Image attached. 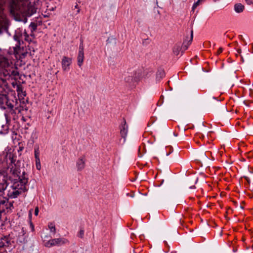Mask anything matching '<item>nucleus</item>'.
<instances>
[{"label": "nucleus", "mask_w": 253, "mask_h": 253, "mask_svg": "<svg viewBox=\"0 0 253 253\" xmlns=\"http://www.w3.org/2000/svg\"><path fill=\"white\" fill-rule=\"evenodd\" d=\"M8 179V182H10L11 185L7 191L6 196L4 197L8 199H15L22 193L27 191L28 176L25 171H22L21 175L9 176Z\"/></svg>", "instance_id": "obj_1"}, {"label": "nucleus", "mask_w": 253, "mask_h": 253, "mask_svg": "<svg viewBox=\"0 0 253 253\" xmlns=\"http://www.w3.org/2000/svg\"><path fill=\"white\" fill-rule=\"evenodd\" d=\"M17 99L15 96L7 94H0V108L6 110L4 116L7 122L10 121L12 118L15 119Z\"/></svg>", "instance_id": "obj_2"}, {"label": "nucleus", "mask_w": 253, "mask_h": 253, "mask_svg": "<svg viewBox=\"0 0 253 253\" xmlns=\"http://www.w3.org/2000/svg\"><path fill=\"white\" fill-rule=\"evenodd\" d=\"M3 161L6 163L11 173V176L21 175V171H24L23 168L19 165V161L17 160L16 153L11 148H6L2 153Z\"/></svg>", "instance_id": "obj_3"}, {"label": "nucleus", "mask_w": 253, "mask_h": 253, "mask_svg": "<svg viewBox=\"0 0 253 253\" xmlns=\"http://www.w3.org/2000/svg\"><path fill=\"white\" fill-rule=\"evenodd\" d=\"M13 201L2 196L0 197V216L2 213H11L14 209Z\"/></svg>", "instance_id": "obj_4"}, {"label": "nucleus", "mask_w": 253, "mask_h": 253, "mask_svg": "<svg viewBox=\"0 0 253 253\" xmlns=\"http://www.w3.org/2000/svg\"><path fill=\"white\" fill-rule=\"evenodd\" d=\"M8 176L3 175L0 177V197L3 195L4 191L10 183L8 182Z\"/></svg>", "instance_id": "obj_5"}, {"label": "nucleus", "mask_w": 253, "mask_h": 253, "mask_svg": "<svg viewBox=\"0 0 253 253\" xmlns=\"http://www.w3.org/2000/svg\"><path fill=\"white\" fill-rule=\"evenodd\" d=\"M10 13L15 17V19L17 21H20V19H18L16 18V16L19 15L20 13H22V10L19 7L18 4H17L14 1H13L10 6Z\"/></svg>", "instance_id": "obj_6"}, {"label": "nucleus", "mask_w": 253, "mask_h": 253, "mask_svg": "<svg viewBox=\"0 0 253 253\" xmlns=\"http://www.w3.org/2000/svg\"><path fill=\"white\" fill-rule=\"evenodd\" d=\"M14 54L16 59L19 58V59L22 61L23 59L25 58L28 54H29V55H31V52L29 53L28 51L21 52V49L20 48V46H17L16 47H14Z\"/></svg>", "instance_id": "obj_7"}, {"label": "nucleus", "mask_w": 253, "mask_h": 253, "mask_svg": "<svg viewBox=\"0 0 253 253\" xmlns=\"http://www.w3.org/2000/svg\"><path fill=\"white\" fill-rule=\"evenodd\" d=\"M120 128L121 136L124 139V141H125L128 132V125L126 124L125 118L123 119V122L120 126Z\"/></svg>", "instance_id": "obj_8"}, {"label": "nucleus", "mask_w": 253, "mask_h": 253, "mask_svg": "<svg viewBox=\"0 0 253 253\" xmlns=\"http://www.w3.org/2000/svg\"><path fill=\"white\" fill-rule=\"evenodd\" d=\"M193 39V31L191 30L190 32V37H186L185 39L184 40L183 44L181 46V48L183 49V51H182V53H183L184 51L187 50L188 48V46L191 44L192 40Z\"/></svg>", "instance_id": "obj_9"}, {"label": "nucleus", "mask_w": 253, "mask_h": 253, "mask_svg": "<svg viewBox=\"0 0 253 253\" xmlns=\"http://www.w3.org/2000/svg\"><path fill=\"white\" fill-rule=\"evenodd\" d=\"M8 169V166L6 163L3 161L2 154L0 155V177L1 176H8L6 170Z\"/></svg>", "instance_id": "obj_10"}, {"label": "nucleus", "mask_w": 253, "mask_h": 253, "mask_svg": "<svg viewBox=\"0 0 253 253\" xmlns=\"http://www.w3.org/2000/svg\"><path fill=\"white\" fill-rule=\"evenodd\" d=\"M29 240L30 238L28 237V234L24 231L23 228H22V231L19 233L18 236L17 241L20 243L25 244L27 243Z\"/></svg>", "instance_id": "obj_11"}, {"label": "nucleus", "mask_w": 253, "mask_h": 253, "mask_svg": "<svg viewBox=\"0 0 253 253\" xmlns=\"http://www.w3.org/2000/svg\"><path fill=\"white\" fill-rule=\"evenodd\" d=\"M34 153L36 168L37 169L40 170L41 169V165L40 159V151L38 146H35Z\"/></svg>", "instance_id": "obj_12"}, {"label": "nucleus", "mask_w": 253, "mask_h": 253, "mask_svg": "<svg viewBox=\"0 0 253 253\" xmlns=\"http://www.w3.org/2000/svg\"><path fill=\"white\" fill-rule=\"evenodd\" d=\"M72 63V59L66 56H63L62 60V68L64 71H68Z\"/></svg>", "instance_id": "obj_13"}, {"label": "nucleus", "mask_w": 253, "mask_h": 253, "mask_svg": "<svg viewBox=\"0 0 253 253\" xmlns=\"http://www.w3.org/2000/svg\"><path fill=\"white\" fill-rule=\"evenodd\" d=\"M11 64H12V62L9 61L7 58L0 55V68L4 69L10 65Z\"/></svg>", "instance_id": "obj_14"}, {"label": "nucleus", "mask_w": 253, "mask_h": 253, "mask_svg": "<svg viewBox=\"0 0 253 253\" xmlns=\"http://www.w3.org/2000/svg\"><path fill=\"white\" fill-rule=\"evenodd\" d=\"M44 0H36L33 2V15L37 12V10H40L42 3Z\"/></svg>", "instance_id": "obj_15"}, {"label": "nucleus", "mask_w": 253, "mask_h": 253, "mask_svg": "<svg viewBox=\"0 0 253 253\" xmlns=\"http://www.w3.org/2000/svg\"><path fill=\"white\" fill-rule=\"evenodd\" d=\"M15 67V65L11 64L10 65L8 66L7 67L3 69V74L4 77H8V78H10L11 77V72H12L14 68Z\"/></svg>", "instance_id": "obj_16"}, {"label": "nucleus", "mask_w": 253, "mask_h": 253, "mask_svg": "<svg viewBox=\"0 0 253 253\" xmlns=\"http://www.w3.org/2000/svg\"><path fill=\"white\" fill-rule=\"evenodd\" d=\"M76 166L78 171L82 170L85 167V159L84 157L78 159L76 162Z\"/></svg>", "instance_id": "obj_17"}, {"label": "nucleus", "mask_w": 253, "mask_h": 253, "mask_svg": "<svg viewBox=\"0 0 253 253\" xmlns=\"http://www.w3.org/2000/svg\"><path fill=\"white\" fill-rule=\"evenodd\" d=\"M80 1H77L76 2L75 5L74 6H72L71 7L72 11H73L71 15L72 16H74L78 14L81 11L80 7L79 5V3H80Z\"/></svg>", "instance_id": "obj_18"}, {"label": "nucleus", "mask_w": 253, "mask_h": 253, "mask_svg": "<svg viewBox=\"0 0 253 253\" xmlns=\"http://www.w3.org/2000/svg\"><path fill=\"white\" fill-rule=\"evenodd\" d=\"M3 240H4V244L5 245V246H4V250L3 251L6 252V248L9 251L11 250L12 248L10 240H9V238L6 237H3Z\"/></svg>", "instance_id": "obj_19"}, {"label": "nucleus", "mask_w": 253, "mask_h": 253, "mask_svg": "<svg viewBox=\"0 0 253 253\" xmlns=\"http://www.w3.org/2000/svg\"><path fill=\"white\" fill-rule=\"evenodd\" d=\"M3 0H0V22H5V16L4 14L3 11Z\"/></svg>", "instance_id": "obj_20"}, {"label": "nucleus", "mask_w": 253, "mask_h": 253, "mask_svg": "<svg viewBox=\"0 0 253 253\" xmlns=\"http://www.w3.org/2000/svg\"><path fill=\"white\" fill-rule=\"evenodd\" d=\"M10 78L12 80L13 79L15 81H17L19 79H20L19 77V73L17 71V68L15 66L13 70H12V72H11V77Z\"/></svg>", "instance_id": "obj_21"}, {"label": "nucleus", "mask_w": 253, "mask_h": 253, "mask_svg": "<svg viewBox=\"0 0 253 253\" xmlns=\"http://www.w3.org/2000/svg\"><path fill=\"white\" fill-rule=\"evenodd\" d=\"M165 76V72L164 70L162 69H159L156 73V80L160 81L162 78Z\"/></svg>", "instance_id": "obj_22"}, {"label": "nucleus", "mask_w": 253, "mask_h": 253, "mask_svg": "<svg viewBox=\"0 0 253 253\" xmlns=\"http://www.w3.org/2000/svg\"><path fill=\"white\" fill-rule=\"evenodd\" d=\"M245 6L240 3H236L234 5V10L237 13H241L243 11Z\"/></svg>", "instance_id": "obj_23"}, {"label": "nucleus", "mask_w": 253, "mask_h": 253, "mask_svg": "<svg viewBox=\"0 0 253 253\" xmlns=\"http://www.w3.org/2000/svg\"><path fill=\"white\" fill-rule=\"evenodd\" d=\"M84 60V53H81V52H79L77 60H78V65L79 67H81L83 63Z\"/></svg>", "instance_id": "obj_24"}, {"label": "nucleus", "mask_w": 253, "mask_h": 253, "mask_svg": "<svg viewBox=\"0 0 253 253\" xmlns=\"http://www.w3.org/2000/svg\"><path fill=\"white\" fill-rule=\"evenodd\" d=\"M48 228L49 229L51 232L54 234L56 233V228L55 224L52 222H49L48 224Z\"/></svg>", "instance_id": "obj_25"}, {"label": "nucleus", "mask_w": 253, "mask_h": 253, "mask_svg": "<svg viewBox=\"0 0 253 253\" xmlns=\"http://www.w3.org/2000/svg\"><path fill=\"white\" fill-rule=\"evenodd\" d=\"M55 239L50 240L45 243V246L47 247H51L53 246L56 245V243Z\"/></svg>", "instance_id": "obj_26"}, {"label": "nucleus", "mask_w": 253, "mask_h": 253, "mask_svg": "<svg viewBox=\"0 0 253 253\" xmlns=\"http://www.w3.org/2000/svg\"><path fill=\"white\" fill-rule=\"evenodd\" d=\"M180 51L182 52L183 51V49H182L181 47H180L179 46H174L173 49V52L176 55H178ZM182 54L183 53H181V54Z\"/></svg>", "instance_id": "obj_27"}, {"label": "nucleus", "mask_w": 253, "mask_h": 253, "mask_svg": "<svg viewBox=\"0 0 253 253\" xmlns=\"http://www.w3.org/2000/svg\"><path fill=\"white\" fill-rule=\"evenodd\" d=\"M125 80L126 83L131 84L134 80V78L132 75H128L127 77H125Z\"/></svg>", "instance_id": "obj_28"}, {"label": "nucleus", "mask_w": 253, "mask_h": 253, "mask_svg": "<svg viewBox=\"0 0 253 253\" xmlns=\"http://www.w3.org/2000/svg\"><path fill=\"white\" fill-rule=\"evenodd\" d=\"M25 116H23L21 120L23 121L24 122H26L28 121L29 120H30L31 119V116L29 114H24Z\"/></svg>", "instance_id": "obj_29"}, {"label": "nucleus", "mask_w": 253, "mask_h": 253, "mask_svg": "<svg viewBox=\"0 0 253 253\" xmlns=\"http://www.w3.org/2000/svg\"><path fill=\"white\" fill-rule=\"evenodd\" d=\"M29 223L30 228L32 229V209L29 211Z\"/></svg>", "instance_id": "obj_30"}, {"label": "nucleus", "mask_w": 253, "mask_h": 253, "mask_svg": "<svg viewBox=\"0 0 253 253\" xmlns=\"http://www.w3.org/2000/svg\"><path fill=\"white\" fill-rule=\"evenodd\" d=\"M23 36L24 37L25 41L29 42V44H30V42H31L32 40L29 38V36L27 34L26 32H24Z\"/></svg>", "instance_id": "obj_31"}, {"label": "nucleus", "mask_w": 253, "mask_h": 253, "mask_svg": "<svg viewBox=\"0 0 253 253\" xmlns=\"http://www.w3.org/2000/svg\"><path fill=\"white\" fill-rule=\"evenodd\" d=\"M4 240H3V238H1L0 240V251L2 250L3 249L4 250Z\"/></svg>", "instance_id": "obj_32"}, {"label": "nucleus", "mask_w": 253, "mask_h": 253, "mask_svg": "<svg viewBox=\"0 0 253 253\" xmlns=\"http://www.w3.org/2000/svg\"><path fill=\"white\" fill-rule=\"evenodd\" d=\"M31 126V124L30 122H28L25 126L23 129L25 130V133H29L28 130L29 129V127Z\"/></svg>", "instance_id": "obj_33"}, {"label": "nucleus", "mask_w": 253, "mask_h": 253, "mask_svg": "<svg viewBox=\"0 0 253 253\" xmlns=\"http://www.w3.org/2000/svg\"><path fill=\"white\" fill-rule=\"evenodd\" d=\"M79 52H81V53H84V44H83V40H82L80 43Z\"/></svg>", "instance_id": "obj_34"}, {"label": "nucleus", "mask_w": 253, "mask_h": 253, "mask_svg": "<svg viewBox=\"0 0 253 253\" xmlns=\"http://www.w3.org/2000/svg\"><path fill=\"white\" fill-rule=\"evenodd\" d=\"M84 230L83 228L81 229L79 232L78 233V236L81 238H83L84 236Z\"/></svg>", "instance_id": "obj_35"}, {"label": "nucleus", "mask_w": 253, "mask_h": 253, "mask_svg": "<svg viewBox=\"0 0 253 253\" xmlns=\"http://www.w3.org/2000/svg\"><path fill=\"white\" fill-rule=\"evenodd\" d=\"M203 0H198L197 1L194 3L192 6V10H194L199 5L200 1H202Z\"/></svg>", "instance_id": "obj_36"}, {"label": "nucleus", "mask_w": 253, "mask_h": 253, "mask_svg": "<svg viewBox=\"0 0 253 253\" xmlns=\"http://www.w3.org/2000/svg\"><path fill=\"white\" fill-rule=\"evenodd\" d=\"M26 16L30 17L32 15V10L30 9V6L28 5L27 8V11H26Z\"/></svg>", "instance_id": "obj_37"}, {"label": "nucleus", "mask_w": 253, "mask_h": 253, "mask_svg": "<svg viewBox=\"0 0 253 253\" xmlns=\"http://www.w3.org/2000/svg\"><path fill=\"white\" fill-rule=\"evenodd\" d=\"M112 41H114L116 42V39L113 37H109L106 40L107 44L110 43Z\"/></svg>", "instance_id": "obj_38"}, {"label": "nucleus", "mask_w": 253, "mask_h": 253, "mask_svg": "<svg viewBox=\"0 0 253 253\" xmlns=\"http://www.w3.org/2000/svg\"><path fill=\"white\" fill-rule=\"evenodd\" d=\"M11 84L12 86L15 87V86L17 87V90L19 91L20 87L17 84L16 81H13L11 82Z\"/></svg>", "instance_id": "obj_39"}, {"label": "nucleus", "mask_w": 253, "mask_h": 253, "mask_svg": "<svg viewBox=\"0 0 253 253\" xmlns=\"http://www.w3.org/2000/svg\"><path fill=\"white\" fill-rule=\"evenodd\" d=\"M5 127H6V128L5 129H4L3 131L0 130V134H5L8 133V127H7V126H6Z\"/></svg>", "instance_id": "obj_40"}, {"label": "nucleus", "mask_w": 253, "mask_h": 253, "mask_svg": "<svg viewBox=\"0 0 253 253\" xmlns=\"http://www.w3.org/2000/svg\"><path fill=\"white\" fill-rule=\"evenodd\" d=\"M39 211L38 207H36L35 210V213H34L35 215L36 216L38 215V213H39Z\"/></svg>", "instance_id": "obj_41"}, {"label": "nucleus", "mask_w": 253, "mask_h": 253, "mask_svg": "<svg viewBox=\"0 0 253 253\" xmlns=\"http://www.w3.org/2000/svg\"><path fill=\"white\" fill-rule=\"evenodd\" d=\"M22 111H25V112H27L28 110V108L26 106V105L22 106Z\"/></svg>", "instance_id": "obj_42"}, {"label": "nucleus", "mask_w": 253, "mask_h": 253, "mask_svg": "<svg viewBox=\"0 0 253 253\" xmlns=\"http://www.w3.org/2000/svg\"><path fill=\"white\" fill-rule=\"evenodd\" d=\"M222 51H223V48H222V47H220V48L218 49V50H217V55L220 54L222 52Z\"/></svg>", "instance_id": "obj_43"}, {"label": "nucleus", "mask_w": 253, "mask_h": 253, "mask_svg": "<svg viewBox=\"0 0 253 253\" xmlns=\"http://www.w3.org/2000/svg\"><path fill=\"white\" fill-rule=\"evenodd\" d=\"M37 25L34 22H33V31H35L37 29Z\"/></svg>", "instance_id": "obj_44"}, {"label": "nucleus", "mask_w": 253, "mask_h": 253, "mask_svg": "<svg viewBox=\"0 0 253 253\" xmlns=\"http://www.w3.org/2000/svg\"><path fill=\"white\" fill-rule=\"evenodd\" d=\"M56 241V244L57 245H58L60 243V242H61V239H59V238H57V239H55Z\"/></svg>", "instance_id": "obj_45"}, {"label": "nucleus", "mask_w": 253, "mask_h": 253, "mask_svg": "<svg viewBox=\"0 0 253 253\" xmlns=\"http://www.w3.org/2000/svg\"><path fill=\"white\" fill-rule=\"evenodd\" d=\"M14 40H15V41H18V42H19V43L20 44L19 38V37H18L17 36L15 35V36H14Z\"/></svg>", "instance_id": "obj_46"}, {"label": "nucleus", "mask_w": 253, "mask_h": 253, "mask_svg": "<svg viewBox=\"0 0 253 253\" xmlns=\"http://www.w3.org/2000/svg\"><path fill=\"white\" fill-rule=\"evenodd\" d=\"M244 178L247 180V182L250 184L251 181L250 178L248 176H244Z\"/></svg>", "instance_id": "obj_47"}, {"label": "nucleus", "mask_w": 253, "mask_h": 253, "mask_svg": "<svg viewBox=\"0 0 253 253\" xmlns=\"http://www.w3.org/2000/svg\"><path fill=\"white\" fill-rule=\"evenodd\" d=\"M24 149V147L22 146H19V149L18 150V152H19L20 151H22Z\"/></svg>", "instance_id": "obj_48"}, {"label": "nucleus", "mask_w": 253, "mask_h": 253, "mask_svg": "<svg viewBox=\"0 0 253 253\" xmlns=\"http://www.w3.org/2000/svg\"><path fill=\"white\" fill-rule=\"evenodd\" d=\"M246 1L248 4H251L252 3L251 0H246Z\"/></svg>", "instance_id": "obj_49"}, {"label": "nucleus", "mask_w": 253, "mask_h": 253, "mask_svg": "<svg viewBox=\"0 0 253 253\" xmlns=\"http://www.w3.org/2000/svg\"><path fill=\"white\" fill-rule=\"evenodd\" d=\"M237 51L238 53L240 54L241 53V49H238L237 50Z\"/></svg>", "instance_id": "obj_50"}, {"label": "nucleus", "mask_w": 253, "mask_h": 253, "mask_svg": "<svg viewBox=\"0 0 253 253\" xmlns=\"http://www.w3.org/2000/svg\"><path fill=\"white\" fill-rule=\"evenodd\" d=\"M224 35H225L226 37L230 38V37L228 35L226 34V33L224 34Z\"/></svg>", "instance_id": "obj_51"}, {"label": "nucleus", "mask_w": 253, "mask_h": 253, "mask_svg": "<svg viewBox=\"0 0 253 253\" xmlns=\"http://www.w3.org/2000/svg\"><path fill=\"white\" fill-rule=\"evenodd\" d=\"M164 243H165V244L166 246H168V243H167L166 241H164Z\"/></svg>", "instance_id": "obj_52"}, {"label": "nucleus", "mask_w": 253, "mask_h": 253, "mask_svg": "<svg viewBox=\"0 0 253 253\" xmlns=\"http://www.w3.org/2000/svg\"><path fill=\"white\" fill-rule=\"evenodd\" d=\"M195 186H191L190 187V188H195Z\"/></svg>", "instance_id": "obj_53"}, {"label": "nucleus", "mask_w": 253, "mask_h": 253, "mask_svg": "<svg viewBox=\"0 0 253 253\" xmlns=\"http://www.w3.org/2000/svg\"><path fill=\"white\" fill-rule=\"evenodd\" d=\"M29 27H32V22L30 24Z\"/></svg>", "instance_id": "obj_54"}, {"label": "nucleus", "mask_w": 253, "mask_h": 253, "mask_svg": "<svg viewBox=\"0 0 253 253\" xmlns=\"http://www.w3.org/2000/svg\"><path fill=\"white\" fill-rule=\"evenodd\" d=\"M241 59H242V62H244V59H243V57H241Z\"/></svg>", "instance_id": "obj_55"}, {"label": "nucleus", "mask_w": 253, "mask_h": 253, "mask_svg": "<svg viewBox=\"0 0 253 253\" xmlns=\"http://www.w3.org/2000/svg\"><path fill=\"white\" fill-rule=\"evenodd\" d=\"M173 134H174V135L175 136H176L177 135V134H175L174 132L173 133Z\"/></svg>", "instance_id": "obj_56"}, {"label": "nucleus", "mask_w": 253, "mask_h": 253, "mask_svg": "<svg viewBox=\"0 0 253 253\" xmlns=\"http://www.w3.org/2000/svg\"><path fill=\"white\" fill-rule=\"evenodd\" d=\"M32 228H33V231L34 230V227L33 225Z\"/></svg>", "instance_id": "obj_57"}, {"label": "nucleus", "mask_w": 253, "mask_h": 253, "mask_svg": "<svg viewBox=\"0 0 253 253\" xmlns=\"http://www.w3.org/2000/svg\"><path fill=\"white\" fill-rule=\"evenodd\" d=\"M3 82H5V81L3 79H2Z\"/></svg>", "instance_id": "obj_58"}, {"label": "nucleus", "mask_w": 253, "mask_h": 253, "mask_svg": "<svg viewBox=\"0 0 253 253\" xmlns=\"http://www.w3.org/2000/svg\"><path fill=\"white\" fill-rule=\"evenodd\" d=\"M213 98L214 99H216V98H215V97H213Z\"/></svg>", "instance_id": "obj_59"}, {"label": "nucleus", "mask_w": 253, "mask_h": 253, "mask_svg": "<svg viewBox=\"0 0 253 253\" xmlns=\"http://www.w3.org/2000/svg\"><path fill=\"white\" fill-rule=\"evenodd\" d=\"M214 1H216L217 0H213Z\"/></svg>", "instance_id": "obj_60"}, {"label": "nucleus", "mask_w": 253, "mask_h": 253, "mask_svg": "<svg viewBox=\"0 0 253 253\" xmlns=\"http://www.w3.org/2000/svg\"><path fill=\"white\" fill-rule=\"evenodd\" d=\"M24 93H25V92H24ZM25 95H26V94H24V96H25Z\"/></svg>", "instance_id": "obj_61"}]
</instances>
